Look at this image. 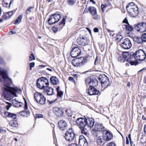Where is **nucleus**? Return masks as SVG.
I'll return each mask as SVG.
<instances>
[{
	"mask_svg": "<svg viewBox=\"0 0 146 146\" xmlns=\"http://www.w3.org/2000/svg\"><path fill=\"white\" fill-rule=\"evenodd\" d=\"M3 63L4 60L3 58L0 57V64ZM0 75L1 76L4 81L3 85L4 87L2 91L3 96L6 100L10 101L13 98L12 96H17L16 92H21V90L17 88L10 87L12 83V81L9 77L6 70L0 68Z\"/></svg>",
	"mask_w": 146,
	"mask_h": 146,
	"instance_id": "obj_1",
	"label": "nucleus"
},
{
	"mask_svg": "<svg viewBox=\"0 0 146 146\" xmlns=\"http://www.w3.org/2000/svg\"><path fill=\"white\" fill-rule=\"evenodd\" d=\"M87 62V59L84 57L76 58L72 60V64L76 67H80L82 66Z\"/></svg>",
	"mask_w": 146,
	"mask_h": 146,
	"instance_id": "obj_2",
	"label": "nucleus"
},
{
	"mask_svg": "<svg viewBox=\"0 0 146 146\" xmlns=\"http://www.w3.org/2000/svg\"><path fill=\"white\" fill-rule=\"evenodd\" d=\"M98 78L101 82L102 86L105 88H107L110 85L109 79L105 74H100Z\"/></svg>",
	"mask_w": 146,
	"mask_h": 146,
	"instance_id": "obj_3",
	"label": "nucleus"
},
{
	"mask_svg": "<svg viewBox=\"0 0 146 146\" xmlns=\"http://www.w3.org/2000/svg\"><path fill=\"white\" fill-rule=\"evenodd\" d=\"M34 97L38 103L42 105L45 104L46 99L41 93L36 92L34 94Z\"/></svg>",
	"mask_w": 146,
	"mask_h": 146,
	"instance_id": "obj_4",
	"label": "nucleus"
},
{
	"mask_svg": "<svg viewBox=\"0 0 146 146\" xmlns=\"http://www.w3.org/2000/svg\"><path fill=\"white\" fill-rule=\"evenodd\" d=\"M65 139L68 141H72L74 137L76 138L74 131L72 128L68 129L65 134Z\"/></svg>",
	"mask_w": 146,
	"mask_h": 146,
	"instance_id": "obj_5",
	"label": "nucleus"
},
{
	"mask_svg": "<svg viewBox=\"0 0 146 146\" xmlns=\"http://www.w3.org/2000/svg\"><path fill=\"white\" fill-rule=\"evenodd\" d=\"M129 8L126 9L129 14L133 17L137 16L139 13L138 8L137 5L133 7H129Z\"/></svg>",
	"mask_w": 146,
	"mask_h": 146,
	"instance_id": "obj_6",
	"label": "nucleus"
},
{
	"mask_svg": "<svg viewBox=\"0 0 146 146\" xmlns=\"http://www.w3.org/2000/svg\"><path fill=\"white\" fill-rule=\"evenodd\" d=\"M135 52L136 58L140 61H142L146 58V53L142 49H139Z\"/></svg>",
	"mask_w": 146,
	"mask_h": 146,
	"instance_id": "obj_7",
	"label": "nucleus"
},
{
	"mask_svg": "<svg viewBox=\"0 0 146 146\" xmlns=\"http://www.w3.org/2000/svg\"><path fill=\"white\" fill-rule=\"evenodd\" d=\"M81 49L78 46H75L73 47L70 52V55L73 58H76L80 54Z\"/></svg>",
	"mask_w": 146,
	"mask_h": 146,
	"instance_id": "obj_8",
	"label": "nucleus"
},
{
	"mask_svg": "<svg viewBox=\"0 0 146 146\" xmlns=\"http://www.w3.org/2000/svg\"><path fill=\"white\" fill-rule=\"evenodd\" d=\"M53 110L54 114L58 117H61L63 116L64 111L61 107L55 106L53 108Z\"/></svg>",
	"mask_w": 146,
	"mask_h": 146,
	"instance_id": "obj_9",
	"label": "nucleus"
},
{
	"mask_svg": "<svg viewBox=\"0 0 146 146\" xmlns=\"http://www.w3.org/2000/svg\"><path fill=\"white\" fill-rule=\"evenodd\" d=\"M132 45L130 40L128 38H125L121 43V46L124 49H128L131 48Z\"/></svg>",
	"mask_w": 146,
	"mask_h": 146,
	"instance_id": "obj_10",
	"label": "nucleus"
},
{
	"mask_svg": "<svg viewBox=\"0 0 146 146\" xmlns=\"http://www.w3.org/2000/svg\"><path fill=\"white\" fill-rule=\"evenodd\" d=\"M102 133L105 142L109 141L113 138V135L110 131L105 130Z\"/></svg>",
	"mask_w": 146,
	"mask_h": 146,
	"instance_id": "obj_11",
	"label": "nucleus"
},
{
	"mask_svg": "<svg viewBox=\"0 0 146 146\" xmlns=\"http://www.w3.org/2000/svg\"><path fill=\"white\" fill-rule=\"evenodd\" d=\"M86 121L87 119L86 118L80 117L78 118L75 121V122L79 126V127L80 128L86 126Z\"/></svg>",
	"mask_w": 146,
	"mask_h": 146,
	"instance_id": "obj_12",
	"label": "nucleus"
},
{
	"mask_svg": "<svg viewBox=\"0 0 146 146\" xmlns=\"http://www.w3.org/2000/svg\"><path fill=\"white\" fill-rule=\"evenodd\" d=\"M77 42L78 44L82 46H85L88 44L87 38L86 37L80 36L77 39Z\"/></svg>",
	"mask_w": 146,
	"mask_h": 146,
	"instance_id": "obj_13",
	"label": "nucleus"
},
{
	"mask_svg": "<svg viewBox=\"0 0 146 146\" xmlns=\"http://www.w3.org/2000/svg\"><path fill=\"white\" fill-rule=\"evenodd\" d=\"M79 146H88V143L86 139L83 135H80L78 140Z\"/></svg>",
	"mask_w": 146,
	"mask_h": 146,
	"instance_id": "obj_14",
	"label": "nucleus"
},
{
	"mask_svg": "<svg viewBox=\"0 0 146 146\" xmlns=\"http://www.w3.org/2000/svg\"><path fill=\"white\" fill-rule=\"evenodd\" d=\"M99 92V90H97L92 85H90L88 93L90 96L98 95Z\"/></svg>",
	"mask_w": 146,
	"mask_h": 146,
	"instance_id": "obj_15",
	"label": "nucleus"
},
{
	"mask_svg": "<svg viewBox=\"0 0 146 146\" xmlns=\"http://www.w3.org/2000/svg\"><path fill=\"white\" fill-rule=\"evenodd\" d=\"M54 90L53 88L48 86L43 89V92L45 95L51 96L54 94L53 92Z\"/></svg>",
	"mask_w": 146,
	"mask_h": 146,
	"instance_id": "obj_16",
	"label": "nucleus"
},
{
	"mask_svg": "<svg viewBox=\"0 0 146 146\" xmlns=\"http://www.w3.org/2000/svg\"><path fill=\"white\" fill-rule=\"evenodd\" d=\"M67 123L64 120H60L58 123V126L59 128L61 130L64 131L67 129Z\"/></svg>",
	"mask_w": 146,
	"mask_h": 146,
	"instance_id": "obj_17",
	"label": "nucleus"
},
{
	"mask_svg": "<svg viewBox=\"0 0 146 146\" xmlns=\"http://www.w3.org/2000/svg\"><path fill=\"white\" fill-rule=\"evenodd\" d=\"M16 10H13L6 13L2 16L3 19H9L15 13Z\"/></svg>",
	"mask_w": 146,
	"mask_h": 146,
	"instance_id": "obj_18",
	"label": "nucleus"
},
{
	"mask_svg": "<svg viewBox=\"0 0 146 146\" xmlns=\"http://www.w3.org/2000/svg\"><path fill=\"white\" fill-rule=\"evenodd\" d=\"M40 80L42 82V86L44 88L48 87L49 85V83L48 80L45 77H42L40 78Z\"/></svg>",
	"mask_w": 146,
	"mask_h": 146,
	"instance_id": "obj_19",
	"label": "nucleus"
},
{
	"mask_svg": "<svg viewBox=\"0 0 146 146\" xmlns=\"http://www.w3.org/2000/svg\"><path fill=\"white\" fill-rule=\"evenodd\" d=\"M94 123V120L93 118L88 117L86 121V125L90 127H92Z\"/></svg>",
	"mask_w": 146,
	"mask_h": 146,
	"instance_id": "obj_20",
	"label": "nucleus"
},
{
	"mask_svg": "<svg viewBox=\"0 0 146 146\" xmlns=\"http://www.w3.org/2000/svg\"><path fill=\"white\" fill-rule=\"evenodd\" d=\"M14 0H3V4L5 7L9 8L11 5L13 3Z\"/></svg>",
	"mask_w": 146,
	"mask_h": 146,
	"instance_id": "obj_21",
	"label": "nucleus"
},
{
	"mask_svg": "<svg viewBox=\"0 0 146 146\" xmlns=\"http://www.w3.org/2000/svg\"><path fill=\"white\" fill-rule=\"evenodd\" d=\"M50 83L53 85H57L59 83L58 78L55 76H51L50 79Z\"/></svg>",
	"mask_w": 146,
	"mask_h": 146,
	"instance_id": "obj_22",
	"label": "nucleus"
},
{
	"mask_svg": "<svg viewBox=\"0 0 146 146\" xmlns=\"http://www.w3.org/2000/svg\"><path fill=\"white\" fill-rule=\"evenodd\" d=\"M66 23V19L65 18H63L61 21L58 24L56 25L55 26H57L58 29L60 30L65 25Z\"/></svg>",
	"mask_w": 146,
	"mask_h": 146,
	"instance_id": "obj_23",
	"label": "nucleus"
},
{
	"mask_svg": "<svg viewBox=\"0 0 146 146\" xmlns=\"http://www.w3.org/2000/svg\"><path fill=\"white\" fill-rule=\"evenodd\" d=\"M4 115L6 116L11 118L12 119H15L17 117L16 114L12 113L7 111H6L4 113Z\"/></svg>",
	"mask_w": 146,
	"mask_h": 146,
	"instance_id": "obj_24",
	"label": "nucleus"
},
{
	"mask_svg": "<svg viewBox=\"0 0 146 146\" xmlns=\"http://www.w3.org/2000/svg\"><path fill=\"white\" fill-rule=\"evenodd\" d=\"M48 22L50 25H51L54 24L58 22L55 19L54 17L52 16L51 15L48 19Z\"/></svg>",
	"mask_w": 146,
	"mask_h": 146,
	"instance_id": "obj_25",
	"label": "nucleus"
},
{
	"mask_svg": "<svg viewBox=\"0 0 146 146\" xmlns=\"http://www.w3.org/2000/svg\"><path fill=\"white\" fill-rule=\"evenodd\" d=\"M128 59L127 60V62L130 61L132 60H135L136 55L135 52H130L129 53Z\"/></svg>",
	"mask_w": 146,
	"mask_h": 146,
	"instance_id": "obj_26",
	"label": "nucleus"
},
{
	"mask_svg": "<svg viewBox=\"0 0 146 146\" xmlns=\"http://www.w3.org/2000/svg\"><path fill=\"white\" fill-rule=\"evenodd\" d=\"M88 9L92 15H94L97 13L96 9L94 7L89 6L88 7Z\"/></svg>",
	"mask_w": 146,
	"mask_h": 146,
	"instance_id": "obj_27",
	"label": "nucleus"
},
{
	"mask_svg": "<svg viewBox=\"0 0 146 146\" xmlns=\"http://www.w3.org/2000/svg\"><path fill=\"white\" fill-rule=\"evenodd\" d=\"M140 32L143 33L146 31V23L144 22L140 23Z\"/></svg>",
	"mask_w": 146,
	"mask_h": 146,
	"instance_id": "obj_28",
	"label": "nucleus"
},
{
	"mask_svg": "<svg viewBox=\"0 0 146 146\" xmlns=\"http://www.w3.org/2000/svg\"><path fill=\"white\" fill-rule=\"evenodd\" d=\"M40 80V78L37 80L36 86L38 88L43 90L44 88L43 86H42V82H41Z\"/></svg>",
	"mask_w": 146,
	"mask_h": 146,
	"instance_id": "obj_29",
	"label": "nucleus"
},
{
	"mask_svg": "<svg viewBox=\"0 0 146 146\" xmlns=\"http://www.w3.org/2000/svg\"><path fill=\"white\" fill-rule=\"evenodd\" d=\"M123 28L125 27V29L129 31H132L133 30L134 27L131 25L129 23L127 25H124L122 26Z\"/></svg>",
	"mask_w": 146,
	"mask_h": 146,
	"instance_id": "obj_30",
	"label": "nucleus"
},
{
	"mask_svg": "<svg viewBox=\"0 0 146 146\" xmlns=\"http://www.w3.org/2000/svg\"><path fill=\"white\" fill-rule=\"evenodd\" d=\"M12 103L15 107H21L22 104L21 102L17 101L16 100H12Z\"/></svg>",
	"mask_w": 146,
	"mask_h": 146,
	"instance_id": "obj_31",
	"label": "nucleus"
},
{
	"mask_svg": "<svg viewBox=\"0 0 146 146\" xmlns=\"http://www.w3.org/2000/svg\"><path fill=\"white\" fill-rule=\"evenodd\" d=\"M52 16L54 17V18L58 22L61 19V16L59 12H56V13L51 14Z\"/></svg>",
	"mask_w": 146,
	"mask_h": 146,
	"instance_id": "obj_32",
	"label": "nucleus"
},
{
	"mask_svg": "<svg viewBox=\"0 0 146 146\" xmlns=\"http://www.w3.org/2000/svg\"><path fill=\"white\" fill-rule=\"evenodd\" d=\"M133 40L139 44H142L143 42V41L142 37H139L138 36L135 37L133 38Z\"/></svg>",
	"mask_w": 146,
	"mask_h": 146,
	"instance_id": "obj_33",
	"label": "nucleus"
},
{
	"mask_svg": "<svg viewBox=\"0 0 146 146\" xmlns=\"http://www.w3.org/2000/svg\"><path fill=\"white\" fill-rule=\"evenodd\" d=\"M98 81L97 78H95L94 77L92 78L91 83L92 86L94 87V86H97L98 85Z\"/></svg>",
	"mask_w": 146,
	"mask_h": 146,
	"instance_id": "obj_34",
	"label": "nucleus"
},
{
	"mask_svg": "<svg viewBox=\"0 0 146 146\" xmlns=\"http://www.w3.org/2000/svg\"><path fill=\"white\" fill-rule=\"evenodd\" d=\"M96 141L97 143H98V144H100L102 143H103L104 144L106 142H105V141L104 139V138L103 136L102 139V138L100 136L98 137Z\"/></svg>",
	"mask_w": 146,
	"mask_h": 146,
	"instance_id": "obj_35",
	"label": "nucleus"
},
{
	"mask_svg": "<svg viewBox=\"0 0 146 146\" xmlns=\"http://www.w3.org/2000/svg\"><path fill=\"white\" fill-rule=\"evenodd\" d=\"M22 17V15H19L17 18L15 20L14 24L15 25H17L21 21Z\"/></svg>",
	"mask_w": 146,
	"mask_h": 146,
	"instance_id": "obj_36",
	"label": "nucleus"
},
{
	"mask_svg": "<svg viewBox=\"0 0 146 146\" xmlns=\"http://www.w3.org/2000/svg\"><path fill=\"white\" fill-rule=\"evenodd\" d=\"M104 127L103 126L102 124L99 123L97 124V130L99 131H104Z\"/></svg>",
	"mask_w": 146,
	"mask_h": 146,
	"instance_id": "obj_37",
	"label": "nucleus"
},
{
	"mask_svg": "<svg viewBox=\"0 0 146 146\" xmlns=\"http://www.w3.org/2000/svg\"><path fill=\"white\" fill-rule=\"evenodd\" d=\"M94 78L93 76H92L86 78L85 80V83L87 84H88L89 85L91 84L92 78Z\"/></svg>",
	"mask_w": 146,
	"mask_h": 146,
	"instance_id": "obj_38",
	"label": "nucleus"
},
{
	"mask_svg": "<svg viewBox=\"0 0 146 146\" xmlns=\"http://www.w3.org/2000/svg\"><path fill=\"white\" fill-rule=\"evenodd\" d=\"M129 52H123L122 54L123 58L125 59L126 61H127V60L128 59V57L129 56Z\"/></svg>",
	"mask_w": 146,
	"mask_h": 146,
	"instance_id": "obj_39",
	"label": "nucleus"
},
{
	"mask_svg": "<svg viewBox=\"0 0 146 146\" xmlns=\"http://www.w3.org/2000/svg\"><path fill=\"white\" fill-rule=\"evenodd\" d=\"M19 114L20 115L23 117H25L27 115V111L26 110H23L19 112Z\"/></svg>",
	"mask_w": 146,
	"mask_h": 146,
	"instance_id": "obj_40",
	"label": "nucleus"
},
{
	"mask_svg": "<svg viewBox=\"0 0 146 146\" xmlns=\"http://www.w3.org/2000/svg\"><path fill=\"white\" fill-rule=\"evenodd\" d=\"M128 62H129L131 65L136 66L138 64V62L136 58L135 60H132Z\"/></svg>",
	"mask_w": 146,
	"mask_h": 146,
	"instance_id": "obj_41",
	"label": "nucleus"
},
{
	"mask_svg": "<svg viewBox=\"0 0 146 146\" xmlns=\"http://www.w3.org/2000/svg\"><path fill=\"white\" fill-rule=\"evenodd\" d=\"M134 29H135L138 32H140V23H138L137 24H135L134 25Z\"/></svg>",
	"mask_w": 146,
	"mask_h": 146,
	"instance_id": "obj_42",
	"label": "nucleus"
},
{
	"mask_svg": "<svg viewBox=\"0 0 146 146\" xmlns=\"http://www.w3.org/2000/svg\"><path fill=\"white\" fill-rule=\"evenodd\" d=\"M9 125L12 127H17L18 126V124L17 122L14 121L10 122Z\"/></svg>",
	"mask_w": 146,
	"mask_h": 146,
	"instance_id": "obj_43",
	"label": "nucleus"
},
{
	"mask_svg": "<svg viewBox=\"0 0 146 146\" xmlns=\"http://www.w3.org/2000/svg\"><path fill=\"white\" fill-rule=\"evenodd\" d=\"M81 130V133H82L84 134L85 135L87 134V130H86L85 127H83L80 128Z\"/></svg>",
	"mask_w": 146,
	"mask_h": 146,
	"instance_id": "obj_44",
	"label": "nucleus"
},
{
	"mask_svg": "<svg viewBox=\"0 0 146 146\" xmlns=\"http://www.w3.org/2000/svg\"><path fill=\"white\" fill-rule=\"evenodd\" d=\"M135 6V3L133 2H131L129 3L128 5L126 6V9H127L128 8H129V7H133Z\"/></svg>",
	"mask_w": 146,
	"mask_h": 146,
	"instance_id": "obj_45",
	"label": "nucleus"
},
{
	"mask_svg": "<svg viewBox=\"0 0 146 146\" xmlns=\"http://www.w3.org/2000/svg\"><path fill=\"white\" fill-rule=\"evenodd\" d=\"M34 5L28 7V11L29 13L33 12L34 10Z\"/></svg>",
	"mask_w": 146,
	"mask_h": 146,
	"instance_id": "obj_46",
	"label": "nucleus"
},
{
	"mask_svg": "<svg viewBox=\"0 0 146 146\" xmlns=\"http://www.w3.org/2000/svg\"><path fill=\"white\" fill-rule=\"evenodd\" d=\"M43 117V115L42 114L40 113H36L35 114V118L37 119V118H40Z\"/></svg>",
	"mask_w": 146,
	"mask_h": 146,
	"instance_id": "obj_47",
	"label": "nucleus"
},
{
	"mask_svg": "<svg viewBox=\"0 0 146 146\" xmlns=\"http://www.w3.org/2000/svg\"><path fill=\"white\" fill-rule=\"evenodd\" d=\"M59 29L58 28V27L56 26H54L52 28V30L53 31V32L54 33H56L58 31Z\"/></svg>",
	"mask_w": 146,
	"mask_h": 146,
	"instance_id": "obj_48",
	"label": "nucleus"
},
{
	"mask_svg": "<svg viewBox=\"0 0 146 146\" xmlns=\"http://www.w3.org/2000/svg\"><path fill=\"white\" fill-rule=\"evenodd\" d=\"M35 57L33 54L32 53L29 57V60L30 61H33L35 59Z\"/></svg>",
	"mask_w": 146,
	"mask_h": 146,
	"instance_id": "obj_49",
	"label": "nucleus"
},
{
	"mask_svg": "<svg viewBox=\"0 0 146 146\" xmlns=\"http://www.w3.org/2000/svg\"><path fill=\"white\" fill-rule=\"evenodd\" d=\"M141 37L143 41V42H146V33H143Z\"/></svg>",
	"mask_w": 146,
	"mask_h": 146,
	"instance_id": "obj_50",
	"label": "nucleus"
},
{
	"mask_svg": "<svg viewBox=\"0 0 146 146\" xmlns=\"http://www.w3.org/2000/svg\"><path fill=\"white\" fill-rule=\"evenodd\" d=\"M74 118L75 116L72 117L71 115L69 117L68 120L70 123H72L75 120Z\"/></svg>",
	"mask_w": 146,
	"mask_h": 146,
	"instance_id": "obj_51",
	"label": "nucleus"
},
{
	"mask_svg": "<svg viewBox=\"0 0 146 146\" xmlns=\"http://www.w3.org/2000/svg\"><path fill=\"white\" fill-rule=\"evenodd\" d=\"M68 3L69 5L72 6L74 4L75 2L73 0H68Z\"/></svg>",
	"mask_w": 146,
	"mask_h": 146,
	"instance_id": "obj_52",
	"label": "nucleus"
},
{
	"mask_svg": "<svg viewBox=\"0 0 146 146\" xmlns=\"http://www.w3.org/2000/svg\"><path fill=\"white\" fill-rule=\"evenodd\" d=\"M118 61L121 62H124L125 61V59L121 56H119L118 58Z\"/></svg>",
	"mask_w": 146,
	"mask_h": 146,
	"instance_id": "obj_53",
	"label": "nucleus"
},
{
	"mask_svg": "<svg viewBox=\"0 0 146 146\" xmlns=\"http://www.w3.org/2000/svg\"><path fill=\"white\" fill-rule=\"evenodd\" d=\"M57 92V96L60 97H61L62 96L63 94V92L61 90Z\"/></svg>",
	"mask_w": 146,
	"mask_h": 146,
	"instance_id": "obj_54",
	"label": "nucleus"
},
{
	"mask_svg": "<svg viewBox=\"0 0 146 146\" xmlns=\"http://www.w3.org/2000/svg\"><path fill=\"white\" fill-rule=\"evenodd\" d=\"M107 7V5L106 4H102L101 5V9L102 11L103 12L104 10V8H106Z\"/></svg>",
	"mask_w": 146,
	"mask_h": 146,
	"instance_id": "obj_55",
	"label": "nucleus"
},
{
	"mask_svg": "<svg viewBox=\"0 0 146 146\" xmlns=\"http://www.w3.org/2000/svg\"><path fill=\"white\" fill-rule=\"evenodd\" d=\"M92 15L94 16L93 18L94 19L98 20L100 19V16L99 15H97V13L96 14L94 15Z\"/></svg>",
	"mask_w": 146,
	"mask_h": 146,
	"instance_id": "obj_56",
	"label": "nucleus"
},
{
	"mask_svg": "<svg viewBox=\"0 0 146 146\" xmlns=\"http://www.w3.org/2000/svg\"><path fill=\"white\" fill-rule=\"evenodd\" d=\"M123 38V36L120 35H117L116 36V39L118 40V41H120Z\"/></svg>",
	"mask_w": 146,
	"mask_h": 146,
	"instance_id": "obj_57",
	"label": "nucleus"
},
{
	"mask_svg": "<svg viewBox=\"0 0 146 146\" xmlns=\"http://www.w3.org/2000/svg\"><path fill=\"white\" fill-rule=\"evenodd\" d=\"M106 146H116L115 143L112 142L109 143Z\"/></svg>",
	"mask_w": 146,
	"mask_h": 146,
	"instance_id": "obj_58",
	"label": "nucleus"
},
{
	"mask_svg": "<svg viewBox=\"0 0 146 146\" xmlns=\"http://www.w3.org/2000/svg\"><path fill=\"white\" fill-rule=\"evenodd\" d=\"M24 100L25 105L24 107V108L25 110H26L27 109V104L26 100L25 99V98H23Z\"/></svg>",
	"mask_w": 146,
	"mask_h": 146,
	"instance_id": "obj_59",
	"label": "nucleus"
},
{
	"mask_svg": "<svg viewBox=\"0 0 146 146\" xmlns=\"http://www.w3.org/2000/svg\"><path fill=\"white\" fill-rule=\"evenodd\" d=\"M29 20L31 21V23L33 24L34 23V18L33 17H31L29 18Z\"/></svg>",
	"mask_w": 146,
	"mask_h": 146,
	"instance_id": "obj_60",
	"label": "nucleus"
},
{
	"mask_svg": "<svg viewBox=\"0 0 146 146\" xmlns=\"http://www.w3.org/2000/svg\"><path fill=\"white\" fill-rule=\"evenodd\" d=\"M123 23L126 24H127L126 25H127V24H129L128 21L127 19L126 18H125L123 20Z\"/></svg>",
	"mask_w": 146,
	"mask_h": 146,
	"instance_id": "obj_61",
	"label": "nucleus"
},
{
	"mask_svg": "<svg viewBox=\"0 0 146 146\" xmlns=\"http://www.w3.org/2000/svg\"><path fill=\"white\" fill-rule=\"evenodd\" d=\"M68 79L69 81H71L73 82H74L75 81L74 78L71 76L69 77Z\"/></svg>",
	"mask_w": 146,
	"mask_h": 146,
	"instance_id": "obj_62",
	"label": "nucleus"
},
{
	"mask_svg": "<svg viewBox=\"0 0 146 146\" xmlns=\"http://www.w3.org/2000/svg\"><path fill=\"white\" fill-rule=\"evenodd\" d=\"M12 106V104L11 103L9 104H8L6 106V109L7 110H9V108L11 106Z\"/></svg>",
	"mask_w": 146,
	"mask_h": 146,
	"instance_id": "obj_63",
	"label": "nucleus"
},
{
	"mask_svg": "<svg viewBox=\"0 0 146 146\" xmlns=\"http://www.w3.org/2000/svg\"><path fill=\"white\" fill-rule=\"evenodd\" d=\"M29 66L34 67L35 66V63L34 62H32L29 63Z\"/></svg>",
	"mask_w": 146,
	"mask_h": 146,
	"instance_id": "obj_64",
	"label": "nucleus"
}]
</instances>
